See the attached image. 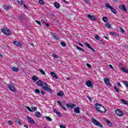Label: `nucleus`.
<instances>
[{
    "mask_svg": "<svg viewBox=\"0 0 128 128\" xmlns=\"http://www.w3.org/2000/svg\"><path fill=\"white\" fill-rule=\"evenodd\" d=\"M91 122L94 124V126H99V128H104V125L100 122L98 121V120L95 118L91 119Z\"/></svg>",
    "mask_w": 128,
    "mask_h": 128,
    "instance_id": "obj_1",
    "label": "nucleus"
},
{
    "mask_svg": "<svg viewBox=\"0 0 128 128\" xmlns=\"http://www.w3.org/2000/svg\"><path fill=\"white\" fill-rule=\"evenodd\" d=\"M1 30L2 32H3V34H6V36H10V34L12 32L10 30L6 28H2Z\"/></svg>",
    "mask_w": 128,
    "mask_h": 128,
    "instance_id": "obj_2",
    "label": "nucleus"
},
{
    "mask_svg": "<svg viewBox=\"0 0 128 128\" xmlns=\"http://www.w3.org/2000/svg\"><path fill=\"white\" fill-rule=\"evenodd\" d=\"M104 84H106L109 88H112V84L110 82V78L105 77L104 78Z\"/></svg>",
    "mask_w": 128,
    "mask_h": 128,
    "instance_id": "obj_3",
    "label": "nucleus"
},
{
    "mask_svg": "<svg viewBox=\"0 0 128 128\" xmlns=\"http://www.w3.org/2000/svg\"><path fill=\"white\" fill-rule=\"evenodd\" d=\"M116 114L118 116H124V112L120 110V109H118L115 112Z\"/></svg>",
    "mask_w": 128,
    "mask_h": 128,
    "instance_id": "obj_4",
    "label": "nucleus"
},
{
    "mask_svg": "<svg viewBox=\"0 0 128 128\" xmlns=\"http://www.w3.org/2000/svg\"><path fill=\"white\" fill-rule=\"evenodd\" d=\"M86 84L88 88H92L94 86V84H92V81L88 80L86 82Z\"/></svg>",
    "mask_w": 128,
    "mask_h": 128,
    "instance_id": "obj_5",
    "label": "nucleus"
},
{
    "mask_svg": "<svg viewBox=\"0 0 128 128\" xmlns=\"http://www.w3.org/2000/svg\"><path fill=\"white\" fill-rule=\"evenodd\" d=\"M12 44H14V46H18V48H22V44L20 42L13 41Z\"/></svg>",
    "mask_w": 128,
    "mask_h": 128,
    "instance_id": "obj_6",
    "label": "nucleus"
},
{
    "mask_svg": "<svg viewBox=\"0 0 128 128\" xmlns=\"http://www.w3.org/2000/svg\"><path fill=\"white\" fill-rule=\"evenodd\" d=\"M42 90H48L50 94H52V90L50 88H48V86H42Z\"/></svg>",
    "mask_w": 128,
    "mask_h": 128,
    "instance_id": "obj_7",
    "label": "nucleus"
},
{
    "mask_svg": "<svg viewBox=\"0 0 128 128\" xmlns=\"http://www.w3.org/2000/svg\"><path fill=\"white\" fill-rule=\"evenodd\" d=\"M8 88L10 90H11V92H15L14 87V84L12 83L9 84L8 85Z\"/></svg>",
    "mask_w": 128,
    "mask_h": 128,
    "instance_id": "obj_8",
    "label": "nucleus"
},
{
    "mask_svg": "<svg viewBox=\"0 0 128 128\" xmlns=\"http://www.w3.org/2000/svg\"><path fill=\"white\" fill-rule=\"evenodd\" d=\"M80 106H77L76 108H74V111L75 114H80Z\"/></svg>",
    "mask_w": 128,
    "mask_h": 128,
    "instance_id": "obj_9",
    "label": "nucleus"
},
{
    "mask_svg": "<svg viewBox=\"0 0 128 128\" xmlns=\"http://www.w3.org/2000/svg\"><path fill=\"white\" fill-rule=\"evenodd\" d=\"M84 44L86 48H90V50H92L94 52H96V50L92 48L90 46V45L88 44V43L84 42Z\"/></svg>",
    "mask_w": 128,
    "mask_h": 128,
    "instance_id": "obj_10",
    "label": "nucleus"
},
{
    "mask_svg": "<svg viewBox=\"0 0 128 128\" xmlns=\"http://www.w3.org/2000/svg\"><path fill=\"white\" fill-rule=\"evenodd\" d=\"M26 118L28 122H29L30 124H36V122H34V119H32V118L31 117L28 116Z\"/></svg>",
    "mask_w": 128,
    "mask_h": 128,
    "instance_id": "obj_11",
    "label": "nucleus"
},
{
    "mask_svg": "<svg viewBox=\"0 0 128 128\" xmlns=\"http://www.w3.org/2000/svg\"><path fill=\"white\" fill-rule=\"evenodd\" d=\"M98 112H102L103 114H106V109L102 106Z\"/></svg>",
    "mask_w": 128,
    "mask_h": 128,
    "instance_id": "obj_12",
    "label": "nucleus"
},
{
    "mask_svg": "<svg viewBox=\"0 0 128 128\" xmlns=\"http://www.w3.org/2000/svg\"><path fill=\"white\" fill-rule=\"evenodd\" d=\"M87 16L88 18H89L90 20H96V18L92 15L90 16V14H88Z\"/></svg>",
    "mask_w": 128,
    "mask_h": 128,
    "instance_id": "obj_13",
    "label": "nucleus"
},
{
    "mask_svg": "<svg viewBox=\"0 0 128 128\" xmlns=\"http://www.w3.org/2000/svg\"><path fill=\"white\" fill-rule=\"evenodd\" d=\"M119 8L120 10H123V12H126V6L124 4H122V6H119Z\"/></svg>",
    "mask_w": 128,
    "mask_h": 128,
    "instance_id": "obj_14",
    "label": "nucleus"
},
{
    "mask_svg": "<svg viewBox=\"0 0 128 128\" xmlns=\"http://www.w3.org/2000/svg\"><path fill=\"white\" fill-rule=\"evenodd\" d=\"M95 106L96 108V110H98H98H100L102 106L101 104H98V103H97V104H96Z\"/></svg>",
    "mask_w": 128,
    "mask_h": 128,
    "instance_id": "obj_15",
    "label": "nucleus"
},
{
    "mask_svg": "<svg viewBox=\"0 0 128 128\" xmlns=\"http://www.w3.org/2000/svg\"><path fill=\"white\" fill-rule=\"evenodd\" d=\"M35 116L38 118H42V114L40 112L37 111L35 112Z\"/></svg>",
    "mask_w": 128,
    "mask_h": 128,
    "instance_id": "obj_16",
    "label": "nucleus"
},
{
    "mask_svg": "<svg viewBox=\"0 0 128 128\" xmlns=\"http://www.w3.org/2000/svg\"><path fill=\"white\" fill-rule=\"evenodd\" d=\"M36 84L39 86H42L44 85V82L41 80L38 81L36 82Z\"/></svg>",
    "mask_w": 128,
    "mask_h": 128,
    "instance_id": "obj_17",
    "label": "nucleus"
},
{
    "mask_svg": "<svg viewBox=\"0 0 128 128\" xmlns=\"http://www.w3.org/2000/svg\"><path fill=\"white\" fill-rule=\"evenodd\" d=\"M50 74H51L53 78H56V80H58V76H56V74L54 72H51Z\"/></svg>",
    "mask_w": 128,
    "mask_h": 128,
    "instance_id": "obj_18",
    "label": "nucleus"
},
{
    "mask_svg": "<svg viewBox=\"0 0 128 128\" xmlns=\"http://www.w3.org/2000/svg\"><path fill=\"white\" fill-rule=\"evenodd\" d=\"M64 92L62 91H60L59 92H57V96H64Z\"/></svg>",
    "mask_w": 128,
    "mask_h": 128,
    "instance_id": "obj_19",
    "label": "nucleus"
},
{
    "mask_svg": "<svg viewBox=\"0 0 128 128\" xmlns=\"http://www.w3.org/2000/svg\"><path fill=\"white\" fill-rule=\"evenodd\" d=\"M106 122L108 124L109 126H112V123L110 122L108 119L106 120Z\"/></svg>",
    "mask_w": 128,
    "mask_h": 128,
    "instance_id": "obj_20",
    "label": "nucleus"
},
{
    "mask_svg": "<svg viewBox=\"0 0 128 128\" xmlns=\"http://www.w3.org/2000/svg\"><path fill=\"white\" fill-rule=\"evenodd\" d=\"M110 10H111V12L114 14H116L118 12H116V10L114 8L112 7Z\"/></svg>",
    "mask_w": 128,
    "mask_h": 128,
    "instance_id": "obj_21",
    "label": "nucleus"
},
{
    "mask_svg": "<svg viewBox=\"0 0 128 128\" xmlns=\"http://www.w3.org/2000/svg\"><path fill=\"white\" fill-rule=\"evenodd\" d=\"M12 70L15 72H18V68L13 66L12 67Z\"/></svg>",
    "mask_w": 128,
    "mask_h": 128,
    "instance_id": "obj_22",
    "label": "nucleus"
},
{
    "mask_svg": "<svg viewBox=\"0 0 128 128\" xmlns=\"http://www.w3.org/2000/svg\"><path fill=\"white\" fill-rule=\"evenodd\" d=\"M121 70H122L125 74H128V70L126 69L124 67L121 68Z\"/></svg>",
    "mask_w": 128,
    "mask_h": 128,
    "instance_id": "obj_23",
    "label": "nucleus"
},
{
    "mask_svg": "<svg viewBox=\"0 0 128 128\" xmlns=\"http://www.w3.org/2000/svg\"><path fill=\"white\" fill-rule=\"evenodd\" d=\"M52 36L54 38V40H58L60 39V38H58V36H56V35L54 34H52Z\"/></svg>",
    "mask_w": 128,
    "mask_h": 128,
    "instance_id": "obj_24",
    "label": "nucleus"
},
{
    "mask_svg": "<svg viewBox=\"0 0 128 128\" xmlns=\"http://www.w3.org/2000/svg\"><path fill=\"white\" fill-rule=\"evenodd\" d=\"M3 8L4 10H10V6H8L4 5L3 6Z\"/></svg>",
    "mask_w": 128,
    "mask_h": 128,
    "instance_id": "obj_25",
    "label": "nucleus"
},
{
    "mask_svg": "<svg viewBox=\"0 0 128 128\" xmlns=\"http://www.w3.org/2000/svg\"><path fill=\"white\" fill-rule=\"evenodd\" d=\"M105 26L107 28H112V25H110V24L109 23H106L105 24Z\"/></svg>",
    "mask_w": 128,
    "mask_h": 128,
    "instance_id": "obj_26",
    "label": "nucleus"
},
{
    "mask_svg": "<svg viewBox=\"0 0 128 128\" xmlns=\"http://www.w3.org/2000/svg\"><path fill=\"white\" fill-rule=\"evenodd\" d=\"M54 6L56 8H60V4L58 2H55Z\"/></svg>",
    "mask_w": 128,
    "mask_h": 128,
    "instance_id": "obj_27",
    "label": "nucleus"
},
{
    "mask_svg": "<svg viewBox=\"0 0 128 128\" xmlns=\"http://www.w3.org/2000/svg\"><path fill=\"white\" fill-rule=\"evenodd\" d=\"M38 72H40V74H42L43 76H45L46 72H44V70H38Z\"/></svg>",
    "mask_w": 128,
    "mask_h": 128,
    "instance_id": "obj_28",
    "label": "nucleus"
},
{
    "mask_svg": "<svg viewBox=\"0 0 128 128\" xmlns=\"http://www.w3.org/2000/svg\"><path fill=\"white\" fill-rule=\"evenodd\" d=\"M60 44L62 46H63V48L66 46V43L64 42H60Z\"/></svg>",
    "mask_w": 128,
    "mask_h": 128,
    "instance_id": "obj_29",
    "label": "nucleus"
},
{
    "mask_svg": "<svg viewBox=\"0 0 128 128\" xmlns=\"http://www.w3.org/2000/svg\"><path fill=\"white\" fill-rule=\"evenodd\" d=\"M38 80V78L36 76H33L32 77V80H34L35 82H36Z\"/></svg>",
    "mask_w": 128,
    "mask_h": 128,
    "instance_id": "obj_30",
    "label": "nucleus"
},
{
    "mask_svg": "<svg viewBox=\"0 0 128 128\" xmlns=\"http://www.w3.org/2000/svg\"><path fill=\"white\" fill-rule=\"evenodd\" d=\"M45 118L48 122H52V119L50 116H46Z\"/></svg>",
    "mask_w": 128,
    "mask_h": 128,
    "instance_id": "obj_31",
    "label": "nucleus"
},
{
    "mask_svg": "<svg viewBox=\"0 0 128 128\" xmlns=\"http://www.w3.org/2000/svg\"><path fill=\"white\" fill-rule=\"evenodd\" d=\"M121 101L124 104H128V101L126 100H125L122 99L121 100Z\"/></svg>",
    "mask_w": 128,
    "mask_h": 128,
    "instance_id": "obj_32",
    "label": "nucleus"
},
{
    "mask_svg": "<svg viewBox=\"0 0 128 128\" xmlns=\"http://www.w3.org/2000/svg\"><path fill=\"white\" fill-rule=\"evenodd\" d=\"M105 6L106 8H110V10L112 8V6H110V4H108V3H106L105 4Z\"/></svg>",
    "mask_w": 128,
    "mask_h": 128,
    "instance_id": "obj_33",
    "label": "nucleus"
},
{
    "mask_svg": "<svg viewBox=\"0 0 128 128\" xmlns=\"http://www.w3.org/2000/svg\"><path fill=\"white\" fill-rule=\"evenodd\" d=\"M102 20L104 22H108V18H106V16H104L102 18Z\"/></svg>",
    "mask_w": 128,
    "mask_h": 128,
    "instance_id": "obj_34",
    "label": "nucleus"
},
{
    "mask_svg": "<svg viewBox=\"0 0 128 128\" xmlns=\"http://www.w3.org/2000/svg\"><path fill=\"white\" fill-rule=\"evenodd\" d=\"M76 105L74 104H72V103L70 104V108H76Z\"/></svg>",
    "mask_w": 128,
    "mask_h": 128,
    "instance_id": "obj_35",
    "label": "nucleus"
},
{
    "mask_svg": "<svg viewBox=\"0 0 128 128\" xmlns=\"http://www.w3.org/2000/svg\"><path fill=\"white\" fill-rule=\"evenodd\" d=\"M76 48L77 50H82V52H84V49H82L80 47L76 46Z\"/></svg>",
    "mask_w": 128,
    "mask_h": 128,
    "instance_id": "obj_36",
    "label": "nucleus"
},
{
    "mask_svg": "<svg viewBox=\"0 0 128 128\" xmlns=\"http://www.w3.org/2000/svg\"><path fill=\"white\" fill-rule=\"evenodd\" d=\"M17 2L18 4H24V2H22V0H17Z\"/></svg>",
    "mask_w": 128,
    "mask_h": 128,
    "instance_id": "obj_37",
    "label": "nucleus"
},
{
    "mask_svg": "<svg viewBox=\"0 0 128 128\" xmlns=\"http://www.w3.org/2000/svg\"><path fill=\"white\" fill-rule=\"evenodd\" d=\"M120 32L124 34V32H126V31L122 28H120Z\"/></svg>",
    "mask_w": 128,
    "mask_h": 128,
    "instance_id": "obj_38",
    "label": "nucleus"
},
{
    "mask_svg": "<svg viewBox=\"0 0 128 128\" xmlns=\"http://www.w3.org/2000/svg\"><path fill=\"white\" fill-rule=\"evenodd\" d=\"M114 90L116 92H120V90H118V88L116 86H114Z\"/></svg>",
    "mask_w": 128,
    "mask_h": 128,
    "instance_id": "obj_39",
    "label": "nucleus"
},
{
    "mask_svg": "<svg viewBox=\"0 0 128 128\" xmlns=\"http://www.w3.org/2000/svg\"><path fill=\"white\" fill-rule=\"evenodd\" d=\"M52 56H53L54 58H58V56L54 54H52Z\"/></svg>",
    "mask_w": 128,
    "mask_h": 128,
    "instance_id": "obj_40",
    "label": "nucleus"
},
{
    "mask_svg": "<svg viewBox=\"0 0 128 128\" xmlns=\"http://www.w3.org/2000/svg\"><path fill=\"white\" fill-rule=\"evenodd\" d=\"M16 124H20V126H21V124H22V122H20V121L19 120H16Z\"/></svg>",
    "mask_w": 128,
    "mask_h": 128,
    "instance_id": "obj_41",
    "label": "nucleus"
},
{
    "mask_svg": "<svg viewBox=\"0 0 128 128\" xmlns=\"http://www.w3.org/2000/svg\"><path fill=\"white\" fill-rule=\"evenodd\" d=\"M86 66H88V68H92V66L88 63H86Z\"/></svg>",
    "mask_w": 128,
    "mask_h": 128,
    "instance_id": "obj_42",
    "label": "nucleus"
},
{
    "mask_svg": "<svg viewBox=\"0 0 128 128\" xmlns=\"http://www.w3.org/2000/svg\"><path fill=\"white\" fill-rule=\"evenodd\" d=\"M35 92H36V94H40V91L38 89H36Z\"/></svg>",
    "mask_w": 128,
    "mask_h": 128,
    "instance_id": "obj_43",
    "label": "nucleus"
},
{
    "mask_svg": "<svg viewBox=\"0 0 128 128\" xmlns=\"http://www.w3.org/2000/svg\"><path fill=\"white\" fill-rule=\"evenodd\" d=\"M36 24H39V26H42V24H40V22L38 20H36Z\"/></svg>",
    "mask_w": 128,
    "mask_h": 128,
    "instance_id": "obj_44",
    "label": "nucleus"
},
{
    "mask_svg": "<svg viewBox=\"0 0 128 128\" xmlns=\"http://www.w3.org/2000/svg\"><path fill=\"white\" fill-rule=\"evenodd\" d=\"M56 114L58 116H60V118H62V114H60V112L57 113Z\"/></svg>",
    "mask_w": 128,
    "mask_h": 128,
    "instance_id": "obj_45",
    "label": "nucleus"
},
{
    "mask_svg": "<svg viewBox=\"0 0 128 128\" xmlns=\"http://www.w3.org/2000/svg\"><path fill=\"white\" fill-rule=\"evenodd\" d=\"M39 4H44V2L42 0H39Z\"/></svg>",
    "mask_w": 128,
    "mask_h": 128,
    "instance_id": "obj_46",
    "label": "nucleus"
},
{
    "mask_svg": "<svg viewBox=\"0 0 128 128\" xmlns=\"http://www.w3.org/2000/svg\"><path fill=\"white\" fill-rule=\"evenodd\" d=\"M95 38L96 40H100V36H98V35H96L95 36Z\"/></svg>",
    "mask_w": 128,
    "mask_h": 128,
    "instance_id": "obj_47",
    "label": "nucleus"
},
{
    "mask_svg": "<svg viewBox=\"0 0 128 128\" xmlns=\"http://www.w3.org/2000/svg\"><path fill=\"white\" fill-rule=\"evenodd\" d=\"M54 112H55V114H58V110H57L56 109H54Z\"/></svg>",
    "mask_w": 128,
    "mask_h": 128,
    "instance_id": "obj_48",
    "label": "nucleus"
},
{
    "mask_svg": "<svg viewBox=\"0 0 128 128\" xmlns=\"http://www.w3.org/2000/svg\"><path fill=\"white\" fill-rule=\"evenodd\" d=\"M18 18L19 20H23L22 16H19Z\"/></svg>",
    "mask_w": 128,
    "mask_h": 128,
    "instance_id": "obj_49",
    "label": "nucleus"
},
{
    "mask_svg": "<svg viewBox=\"0 0 128 128\" xmlns=\"http://www.w3.org/2000/svg\"><path fill=\"white\" fill-rule=\"evenodd\" d=\"M8 124H10V126H12V122L10 120H9L8 121Z\"/></svg>",
    "mask_w": 128,
    "mask_h": 128,
    "instance_id": "obj_50",
    "label": "nucleus"
},
{
    "mask_svg": "<svg viewBox=\"0 0 128 128\" xmlns=\"http://www.w3.org/2000/svg\"><path fill=\"white\" fill-rule=\"evenodd\" d=\"M32 108V110H37V108L36 106L32 107V108Z\"/></svg>",
    "mask_w": 128,
    "mask_h": 128,
    "instance_id": "obj_51",
    "label": "nucleus"
},
{
    "mask_svg": "<svg viewBox=\"0 0 128 128\" xmlns=\"http://www.w3.org/2000/svg\"><path fill=\"white\" fill-rule=\"evenodd\" d=\"M124 84H126V86L127 88H128V82L126 81H124Z\"/></svg>",
    "mask_w": 128,
    "mask_h": 128,
    "instance_id": "obj_52",
    "label": "nucleus"
},
{
    "mask_svg": "<svg viewBox=\"0 0 128 128\" xmlns=\"http://www.w3.org/2000/svg\"><path fill=\"white\" fill-rule=\"evenodd\" d=\"M26 108L27 110H28V112H32V110L29 106H26Z\"/></svg>",
    "mask_w": 128,
    "mask_h": 128,
    "instance_id": "obj_53",
    "label": "nucleus"
},
{
    "mask_svg": "<svg viewBox=\"0 0 128 128\" xmlns=\"http://www.w3.org/2000/svg\"><path fill=\"white\" fill-rule=\"evenodd\" d=\"M61 108H62L63 110H66V107L62 105L61 106Z\"/></svg>",
    "mask_w": 128,
    "mask_h": 128,
    "instance_id": "obj_54",
    "label": "nucleus"
},
{
    "mask_svg": "<svg viewBox=\"0 0 128 128\" xmlns=\"http://www.w3.org/2000/svg\"><path fill=\"white\" fill-rule=\"evenodd\" d=\"M110 34H111V36H116V34L114 32H110Z\"/></svg>",
    "mask_w": 128,
    "mask_h": 128,
    "instance_id": "obj_55",
    "label": "nucleus"
},
{
    "mask_svg": "<svg viewBox=\"0 0 128 128\" xmlns=\"http://www.w3.org/2000/svg\"><path fill=\"white\" fill-rule=\"evenodd\" d=\"M57 102L58 104H60V106H62V102H60V100H58Z\"/></svg>",
    "mask_w": 128,
    "mask_h": 128,
    "instance_id": "obj_56",
    "label": "nucleus"
},
{
    "mask_svg": "<svg viewBox=\"0 0 128 128\" xmlns=\"http://www.w3.org/2000/svg\"><path fill=\"white\" fill-rule=\"evenodd\" d=\"M109 68H112L113 70L114 69V66H112V64H109Z\"/></svg>",
    "mask_w": 128,
    "mask_h": 128,
    "instance_id": "obj_57",
    "label": "nucleus"
},
{
    "mask_svg": "<svg viewBox=\"0 0 128 128\" xmlns=\"http://www.w3.org/2000/svg\"><path fill=\"white\" fill-rule=\"evenodd\" d=\"M87 98L90 102H92V98L90 97V96H88Z\"/></svg>",
    "mask_w": 128,
    "mask_h": 128,
    "instance_id": "obj_58",
    "label": "nucleus"
},
{
    "mask_svg": "<svg viewBox=\"0 0 128 128\" xmlns=\"http://www.w3.org/2000/svg\"><path fill=\"white\" fill-rule=\"evenodd\" d=\"M41 94H42L43 96H44V94H46V92L44 91H41Z\"/></svg>",
    "mask_w": 128,
    "mask_h": 128,
    "instance_id": "obj_59",
    "label": "nucleus"
},
{
    "mask_svg": "<svg viewBox=\"0 0 128 128\" xmlns=\"http://www.w3.org/2000/svg\"><path fill=\"white\" fill-rule=\"evenodd\" d=\"M41 22L42 23V24H46V21L44 20H41Z\"/></svg>",
    "mask_w": 128,
    "mask_h": 128,
    "instance_id": "obj_60",
    "label": "nucleus"
},
{
    "mask_svg": "<svg viewBox=\"0 0 128 128\" xmlns=\"http://www.w3.org/2000/svg\"><path fill=\"white\" fill-rule=\"evenodd\" d=\"M66 106L67 108H70V104H66Z\"/></svg>",
    "mask_w": 128,
    "mask_h": 128,
    "instance_id": "obj_61",
    "label": "nucleus"
},
{
    "mask_svg": "<svg viewBox=\"0 0 128 128\" xmlns=\"http://www.w3.org/2000/svg\"><path fill=\"white\" fill-rule=\"evenodd\" d=\"M48 86L47 83H43L42 86Z\"/></svg>",
    "mask_w": 128,
    "mask_h": 128,
    "instance_id": "obj_62",
    "label": "nucleus"
},
{
    "mask_svg": "<svg viewBox=\"0 0 128 128\" xmlns=\"http://www.w3.org/2000/svg\"><path fill=\"white\" fill-rule=\"evenodd\" d=\"M60 128H66V126L63 125H60Z\"/></svg>",
    "mask_w": 128,
    "mask_h": 128,
    "instance_id": "obj_63",
    "label": "nucleus"
},
{
    "mask_svg": "<svg viewBox=\"0 0 128 128\" xmlns=\"http://www.w3.org/2000/svg\"><path fill=\"white\" fill-rule=\"evenodd\" d=\"M84 2L86 4H90V1L88 0H85Z\"/></svg>",
    "mask_w": 128,
    "mask_h": 128,
    "instance_id": "obj_64",
    "label": "nucleus"
}]
</instances>
